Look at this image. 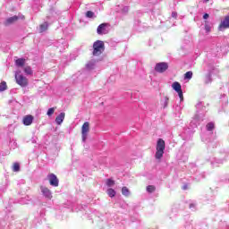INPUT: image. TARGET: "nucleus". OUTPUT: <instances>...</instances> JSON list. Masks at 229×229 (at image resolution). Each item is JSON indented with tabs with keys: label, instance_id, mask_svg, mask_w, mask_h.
Returning a JSON list of instances; mask_svg holds the SVG:
<instances>
[{
	"label": "nucleus",
	"instance_id": "16",
	"mask_svg": "<svg viewBox=\"0 0 229 229\" xmlns=\"http://www.w3.org/2000/svg\"><path fill=\"white\" fill-rule=\"evenodd\" d=\"M122 194L123 196H125L126 198H128V196H130V189H128V187L123 186L122 188Z\"/></svg>",
	"mask_w": 229,
	"mask_h": 229
},
{
	"label": "nucleus",
	"instance_id": "7",
	"mask_svg": "<svg viewBox=\"0 0 229 229\" xmlns=\"http://www.w3.org/2000/svg\"><path fill=\"white\" fill-rule=\"evenodd\" d=\"M169 69V64H167V63H157L155 66V72H165V71Z\"/></svg>",
	"mask_w": 229,
	"mask_h": 229
},
{
	"label": "nucleus",
	"instance_id": "30",
	"mask_svg": "<svg viewBox=\"0 0 229 229\" xmlns=\"http://www.w3.org/2000/svg\"><path fill=\"white\" fill-rule=\"evenodd\" d=\"M206 1V3H208V1H210V0H205Z\"/></svg>",
	"mask_w": 229,
	"mask_h": 229
},
{
	"label": "nucleus",
	"instance_id": "10",
	"mask_svg": "<svg viewBox=\"0 0 229 229\" xmlns=\"http://www.w3.org/2000/svg\"><path fill=\"white\" fill-rule=\"evenodd\" d=\"M33 119L34 117L31 114L25 115L22 120L24 126H31L33 124Z\"/></svg>",
	"mask_w": 229,
	"mask_h": 229
},
{
	"label": "nucleus",
	"instance_id": "26",
	"mask_svg": "<svg viewBox=\"0 0 229 229\" xmlns=\"http://www.w3.org/2000/svg\"><path fill=\"white\" fill-rule=\"evenodd\" d=\"M86 17H88V19H92V17H94V12L92 11H88L86 13Z\"/></svg>",
	"mask_w": 229,
	"mask_h": 229
},
{
	"label": "nucleus",
	"instance_id": "3",
	"mask_svg": "<svg viewBox=\"0 0 229 229\" xmlns=\"http://www.w3.org/2000/svg\"><path fill=\"white\" fill-rule=\"evenodd\" d=\"M89 131H90V123L85 122L81 126V137H82L83 142L87 140V137H89Z\"/></svg>",
	"mask_w": 229,
	"mask_h": 229
},
{
	"label": "nucleus",
	"instance_id": "29",
	"mask_svg": "<svg viewBox=\"0 0 229 229\" xmlns=\"http://www.w3.org/2000/svg\"><path fill=\"white\" fill-rule=\"evenodd\" d=\"M208 17H210V15H208V13H205L203 15V19H205V20L208 19Z\"/></svg>",
	"mask_w": 229,
	"mask_h": 229
},
{
	"label": "nucleus",
	"instance_id": "22",
	"mask_svg": "<svg viewBox=\"0 0 229 229\" xmlns=\"http://www.w3.org/2000/svg\"><path fill=\"white\" fill-rule=\"evenodd\" d=\"M8 89V86L6 85V81H2L0 83V92H4Z\"/></svg>",
	"mask_w": 229,
	"mask_h": 229
},
{
	"label": "nucleus",
	"instance_id": "23",
	"mask_svg": "<svg viewBox=\"0 0 229 229\" xmlns=\"http://www.w3.org/2000/svg\"><path fill=\"white\" fill-rule=\"evenodd\" d=\"M107 195L109 196V198H114L115 191L112 188L107 189Z\"/></svg>",
	"mask_w": 229,
	"mask_h": 229
},
{
	"label": "nucleus",
	"instance_id": "13",
	"mask_svg": "<svg viewBox=\"0 0 229 229\" xmlns=\"http://www.w3.org/2000/svg\"><path fill=\"white\" fill-rule=\"evenodd\" d=\"M64 119H65V113H61L59 115L55 118L56 124H62L64 123Z\"/></svg>",
	"mask_w": 229,
	"mask_h": 229
},
{
	"label": "nucleus",
	"instance_id": "9",
	"mask_svg": "<svg viewBox=\"0 0 229 229\" xmlns=\"http://www.w3.org/2000/svg\"><path fill=\"white\" fill-rule=\"evenodd\" d=\"M47 179L49 181L50 185H52V187H58V177H56V175L55 174H49L47 175Z\"/></svg>",
	"mask_w": 229,
	"mask_h": 229
},
{
	"label": "nucleus",
	"instance_id": "8",
	"mask_svg": "<svg viewBox=\"0 0 229 229\" xmlns=\"http://www.w3.org/2000/svg\"><path fill=\"white\" fill-rule=\"evenodd\" d=\"M219 31H223V30H229V15L225 16V18L221 21L218 25Z\"/></svg>",
	"mask_w": 229,
	"mask_h": 229
},
{
	"label": "nucleus",
	"instance_id": "27",
	"mask_svg": "<svg viewBox=\"0 0 229 229\" xmlns=\"http://www.w3.org/2000/svg\"><path fill=\"white\" fill-rule=\"evenodd\" d=\"M53 114H55V107H51L48 109L47 115H48L49 117H51V115H53Z\"/></svg>",
	"mask_w": 229,
	"mask_h": 229
},
{
	"label": "nucleus",
	"instance_id": "19",
	"mask_svg": "<svg viewBox=\"0 0 229 229\" xmlns=\"http://www.w3.org/2000/svg\"><path fill=\"white\" fill-rule=\"evenodd\" d=\"M206 128L208 131H213L214 128H216V125L214 124V123L210 122L206 125Z\"/></svg>",
	"mask_w": 229,
	"mask_h": 229
},
{
	"label": "nucleus",
	"instance_id": "18",
	"mask_svg": "<svg viewBox=\"0 0 229 229\" xmlns=\"http://www.w3.org/2000/svg\"><path fill=\"white\" fill-rule=\"evenodd\" d=\"M47 27H48L47 22H45V23L41 24L39 26V32L44 33V31H47Z\"/></svg>",
	"mask_w": 229,
	"mask_h": 229
},
{
	"label": "nucleus",
	"instance_id": "1",
	"mask_svg": "<svg viewBox=\"0 0 229 229\" xmlns=\"http://www.w3.org/2000/svg\"><path fill=\"white\" fill-rule=\"evenodd\" d=\"M105 53V43L101 40H97L93 43V56H99Z\"/></svg>",
	"mask_w": 229,
	"mask_h": 229
},
{
	"label": "nucleus",
	"instance_id": "24",
	"mask_svg": "<svg viewBox=\"0 0 229 229\" xmlns=\"http://www.w3.org/2000/svg\"><path fill=\"white\" fill-rule=\"evenodd\" d=\"M24 72H25V74L31 75V74H33V70H31L30 66H26L24 68Z\"/></svg>",
	"mask_w": 229,
	"mask_h": 229
},
{
	"label": "nucleus",
	"instance_id": "12",
	"mask_svg": "<svg viewBox=\"0 0 229 229\" xmlns=\"http://www.w3.org/2000/svg\"><path fill=\"white\" fill-rule=\"evenodd\" d=\"M19 21V16H13L6 20L5 26H10V24H13V22H17Z\"/></svg>",
	"mask_w": 229,
	"mask_h": 229
},
{
	"label": "nucleus",
	"instance_id": "17",
	"mask_svg": "<svg viewBox=\"0 0 229 229\" xmlns=\"http://www.w3.org/2000/svg\"><path fill=\"white\" fill-rule=\"evenodd\" d=\"M146 191L151 194L157 191V187H155V185H148L147 186Z\"/></svg>",
	"mask_w": 229,
	"mask_h": 229
},
{
	"label": "nucleus",
	"instance_id": "11",
	"mask_svg": "<svg viewBox=\"0 0 229 229\" xmlns=\"http://www.w3.org/2000/svg\"><path fill=\"white\" fill-rule=\"evenodd\" d=\"M41 192L44 194L46 198H48V199H51L53 198L51 191L47 187H41Z\"/></svg>",
	"mask_w": 229,
	"mask_h": 229
},
{
	"label": "nucleus",
	"instance_id": "28",
	"mask_svg": "<svg viewBox=\"0 0 229 229\" xmlns=\"http://www.w3.org/2000/svg\"><path fill=\"white\" fill-rule=\"evenodd\" d=\"M187 189H189V185L184 184V185L182 186V191H187Z\"/></svg>",
	"mask_w": 229,
	"mask_h": 229
},
{
	"label": "nucleus",
	"instance_id": "15",
	"mask_svg": "<svg viewBox=\"0 0 229 229\" xmlns=\"http://www.w3.org/2000/svg\"><path fill=\"white\" fill-rule=\"evenodd\" d=\"M204 28H205L206 33H210V31H212V28L210 27V23H208V21H204Z\"/></svg>",
	"mask_w": 229,
	"mask_h": 229
},
{
	"label": "nucleus",
	"instance_id": "2",
	"mask_svg": "<svg viewBox=\"0 0 229 229\" xmlns=\"http://www.w3.org/2000/svg\"><path fill=\"white\" fill-rule=\"evenodd\" d=\"M156 149L157 151L155 157L157 158V160H160L162 157H164V151L165 150V141L162 139H158Z\"/></svg>",
	"mask_w": 229,
	"mask_h": 229
},
{
	"label": "nucleus",
	"instance_id": "25",
	"mask_svg": "<svg viewBox=\"0 0 229 229\" xmlns=\"http://www.w3.org/2000/svg\"><path fill=\"white\" fill-rule=\"evenodd\" d=\"M184 80H192V72H187L185 74H184Z\"/></svg>",
	"mask_w": 229,
	"mask_h": 229
},
{
	"label": "nucleus",
	"instance_id": "14",
	"mask_svg": "<svg viewBox=\"0 0 229 229\" xmlns=\"http://www.w3.org/2000/svg\"><path fill=\"white\" fill-rule=\"evenodd\" d=\"M15 64L17 67H24V64H26V59L19 58L15 61Z\"/></svg>",
	"mask_w": 229,
	"mask_h": 229
},
{
	"label": "nucleus",
	"instance_id": "20",
	"mask_svg": "<svg viewBox=\"0 0 229 229\" xmlns=\"http://www.w3.org/2000/svg\"><path fill=\"white\" fill-rule=\"evenodd\" d=\"M13 173H19L21 171V165L19 163H14L13 165Z\"/></svg>",
	"mask_w": 229,
	"mask_h": 229
},
{
	"label": "nucleus",
	"instance_id": "4",
	"mask_svg": "<svg viewBox=\"0 0 229 229\" xmlns=\"http://www.w3.org/2000/svg\"><path fill=\"white\" fill-rule=\"evenodd\" d=\"M108 28H110V24L109 23H102V24H100L97 28L98 35H107V33H109V31H110V30Z\"/></svg>",
	"mask_w": 229,
	"mask_h": 229
},
{
	"label": "nucleus",
	"instance_id": "5",
	"mask_svg": "<svg viewBox=\"0 0 229 229\" xmlns=\"http://www.w3.org/2000/svg\"><path fill=\"white\" fill-rule=\"evenodd\" d=\"M172 89L177 92L180 100L183 101V91L182 90V84H180L178 81H175L172 84Z\"/></svg>",
	"mask_w": 229,
	"mask_h": 229
},
{
	"label": "nucleus",
	"instance_id": "6",
	"mask_svg": "<svg viewBox=\"0 0 229 229\" xmlns=\"http://www.w3.org/2000/svg\"><path fill=\"white\" fill-rule=\"evenodd\" d=\"M15 80L16 83L20 85V87H28V79L22 74H16Z\"/></svg>",
	"mask_w": 229,
	"mask_h": 229
},
{
	"label": "nucleus",
	"instance_id": "21",
	"mask_svg": "<svg viewBox=\"0 0 229 229\" xmlns=\"http://www.w3.org/2000/svg\"><path fill=\"white\" fill-rule=\"evenodd\" d=\"M106 185H107V187H114V185H115V181H114V179H106Z\"/></svg>",
	"mask_w": 229,
	"mask_h": 229
}]
</instances>
